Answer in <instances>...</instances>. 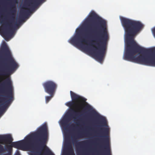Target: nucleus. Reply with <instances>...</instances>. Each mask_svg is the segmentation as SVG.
I'll return each mask as SVG.
<instances>
[{
  "mask_svg": "<svg viewBox=\"0 0 155 155\" xmlns=\"http://www.w3.org/2000/svg\"><path fill=\"white\" fill-rule=\"evenodd\" d=\"M108 37L106 21L92 11L69 42L88 52L101 62L104 56Z\"/></svg>",
  "mask_w": 155,
  "mask_h": 155,
  "instance_id": "nucleus-1",
  "label": "nucleus"
},
{
  "mask_svg": "<svg viewBox=\"0 0 155 155\" xmlns=\"http://www.w3.org/2000/svg\"><path fill=\"white\" fill-rule=\"evenodd\" d=\"M120 20L125 34L124 59L140 64L155 66V48H144L134 41V36L143 28V24L140 21L123 17Z\"/></svg>",
  "mask_w": 155,
  "mask_h": 155,
  "instance_id": "nucleus-2",
  "label": "nucleus"
},
{
  "mask_svg": "<svg viewBox=\"0 0 155 155\" xmlns=\"http://www.w3.org/2000/svg\"><path fill=\"white\" fill-rule=\"evenodd\" d=\"M48 134L46 124L26 136L24 140L12 142V146L22 150H31V155H54L46 146Z\"/></svg>",
  "mask_w": 155,
  "mask_h": 155,
  "instance_id": "nucleus-3",
  "label": "nucleus"
},
{
  "mask_svg": "<svg viewBox=\"0 0 155 155\" xmlns=\"http://www.w3.org/2000/svg\"><path fill=\"white\" fill-rule=\"evenodd\" d=\"M3 70L2 74L7 76L0 85V93L6 95L8 99L5 103L0 106V115L2 113L13 98V87L9 77L13 72L18 68V64H1Z\"/></svg>",
  "mask_w": 155,
  "mask_h": 155,
  "instance_id": "nucleus-4",
  "label": "nucleus"
},
{
  "mask_svg": "<svg viewBox=\"0 0 155 155\" xmlns=\"http://www.w3.org/2000/svg\"><path fill=\"white\" fill-rule=\"evenodd\" d=\"M29 6L30 8H28L27 10L21 11L19 20L15 22L14 25H13L12 22H4V21H1L0 18V22L3 25L5 26L8 25L9 27L8 29L5 28L2 31L3 37L6 40H8L12 35L15 28L18 27L19 25L24 21L25 18H26L34 9V0H31Z\"/></svg>",
  "mask_w": 155,
  "mask_h": 155,
  "instance_id": "nucleus-5",
  "label": "nucleus"
},
{
  "mask_svg": "<svg viewBox=\"0 0 155 155\" xmlns=\"http://www.w3.org/2000/svg\"><path fill=\"white\" fill-rule=\"evenodd\" d=\"M70 120L68 115H66L61 121L60 124L64 127V130L66 131L65 133V147L70 155H74V152L70 141L69 132L68 130V123Z\"/></svg>",
  "mask_w": 155,
  "mask_h": 155,
  "instance_id": "nucleus-6",
  "label": "nucleus"
},
{
  "mask_svg": "<svg viewBox=\"0 0 155 155\" xmlns=\"http://www.w3.org/2000/svg\"><path fill=\"white\" fill-rule=\"evenodd\" d=\"M70 93L72 101L68 102L66 105L70 107H72L76 110H79L83 105V103L85 102L86 99L72 91H70Z\"/></svg>",
  "mask_w": 155,
  "mask_h": 155,
  "instance_id": "nucleus-7",
  "label": "nucleus"
},
{
  "mask_svg": "<svg viewBox=\"0 0 155 155\" xmlns=\"http://www.w3.org/2000/svg\"><path fill=\"white\" fill-rule=\"evenodd\" d=\"M45 91L51 96H54L57 88V84L51 81H48L43 84Z\"/></svg>",
  "mask_w": 155,
  "mask_h": 155,
  "instance_id": "nucleus-8",
  "label": "nucleus"
},
{
  "mask_svg": "<svg viewBox=\"0 0 155 155\" xmlns=\"http://www.w3.org/2000/svg\"><path fill=\"white\" fill-rule=\"evenodd\" d=\"M79 138H80V137L79 134L77 135L72 136V142L74 144H75L77 151H80L82 153L83 155H84V146L87 144V141H83L77 142V139Z\"/></svg>",
  "mask_w": 155,
  "mask_h": 155,
  "instance_id": "nucleus-9",
  "label": "nucleus"
},
{
  "mask_svg": "<svg viewBox=\"0 0 155 155\" xmlns=\"http://www.w3.org/2000/svg\"><path fill=\"white\" fill-rule=\"evenodd\" d=\"M74 111L75 114L76 116H78V119H75V121H77L78 122H82L83 121L84 119L86 117V116L84 114H81L82 112H80L78 113L77 112L75 111L73 109H71L70 110V112H72Z\"/></svg>",
  "mask_w": 155,
  "mask_h": 155,
  "instance_id": "nucleus-10",
  "label": "nucleus"
},
{
  "mask_svg": "<svg viewBox=\"0 0 155 155\" xmlns=\"http://www.w3.org/2000/svg\"><path fill=\"white\" fill-rule=\"evenodd\" d=\"M16 12V8L15 4H11L10 5L9 14L10 15L12 20L14 19Z\"/></svg>",
  "mask_w": 155,
  "mask_h": 155,
  "instance_id": "nucleus-11",
  "label": "nucleus"
},
{
  "mask_svg": "<svg viewBox=\"0 0 155 155\" xmlns=\"http://www.w3.org/2000/svg\"><path fill=\"white\" fill-rule=\"evenodd\" d=\"M2 142L7 144H10L12 143L13 139L10 134L2 135Z\"/></svg>",
  "mask_w": 155,
  "mask_h": 155,
  "instance_id": "nucleus-12",
  "label": "nucleus"
},
{
  "mask_svg": "<svg viewBox=\"0 0 155 155\" xmlns=\"http://www.w3.org/2000/svg\"><path fill=\"white\" fill-rule=\"evenodd\" d=\"M100 120L101 121V124L104 126L107 127V121L105 117L100 116L99 118Z\"/></svg>",
  "mask_w": 155,
  "mask_h": 155,
  "instance_id": "nucleus-13",
  "label": "nucleus"
},
{
  "mask_svg": "<svg viewBox=\"0 0 155 155\" xmlns=\"http://www.w3.org/2000/svg\"><path fill=\"white\" fill-rule=\"evenodd\" d=\"M46 96L45 97V101L46 103H48L52 97L54 96Z\"/></svg>",
  "mask_w": 155,
  "mask_h": 155,
  "instance_id": "nucleus-14",
  "label": "nucleus"
},
{
  "mask_svg": "<svg viewBox=\"0 0 155 155\" xmlns=\"http://www.w3.org/2000/svg\"><path fill=\"white\" fill-rule=\"evenodd\" d=\"M4 151L5 149L0 144V153L3 152Z\"/></svg>",
  "mask_w": 155,
  "mask_h": 155,
  "instance_id": "nucleus-15",
  "label": "nucleus"
},
{
  "mask_svg": "<svg viewBox=\"0 0 155 155\" xmlns=\"http://www.w3.org/2000/svg\"><path fill=\"white\" fill-rule=\"evenodd\" d=\"M85 109L87 110H90L91 109V107L89 104H87L85 105Z\"/></svg>",
  "mask_w": 155,
  "mask_h": 155,
  "instance_id": "nucleus-16",
  "label": "nucleus"
},
{
  "mask_svg": "<svg viewBox=\"0 0 155 155\" xmlns=\"http://www.w3.org/2000/svg\"><path fill=\"white\" fill-rule=\"evenodd\" d=\"M6 100V98H3L2 100H0V102L1 103L3 102H4L5 101V100Z\"/></svg>",
  "mask_w": 155,
  "mask_h": 155,
  "instance_id": "nucleus-17",
  "label": "nucleus"
},
{
  "mask_svg": "<svg viewBox=\"0 0 155 155\" xmlns=\"http://www.w3.org/2000/svg\"><path fill=\"white\" fill-rule=\"evenodd\" d=\"M0 142H2V135H0Z\"/></svg>",
  "mask_w": 155,
  "mask_h": 155,
  "instance_id": "nucleus-18",
  "label": "nucleus"
},
{
  "mask_svg": "<svg viewBox=\"0 0 155 155\" xmlns=\"http://www.w3.org/2000/svg\"><path fill=\"white\" fill-rule=\"evenodd\" d=\"M74 125L73 124H72L71 125V127H74Z\"/></svg>",
  "mask_w": 155,
  "mask_h": 155,
  "instance_id": "nucleus-19",
  "label": "nucleus"
},
{
  "mask_svg": "<svg viewBox=\"0 0 155 155\" xmlns=\"http://www.w3.org/2000/svg\"><path fill=\"white\" fill-rule=\"evenodd\" d=\"M8 148H10V147H10V146H8Z\"/></svg>",
  "mask_w": 155,
  "mask_h": 155,
  "instance_id": "nucleus-20",
  "label": "nucleus"
}]
</instances>
